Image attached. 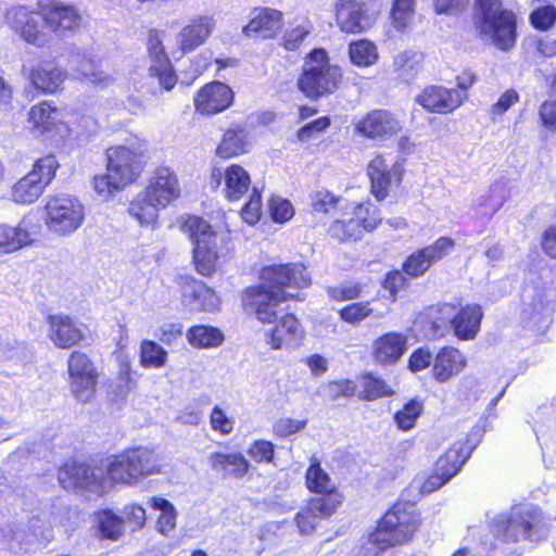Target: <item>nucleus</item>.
<instances>
[{
  "mask_svg": "<svg viewBox=\"0 0 556 556\" xmlns=\"http://www.w3.org/2000/svg\"><path fill=\"white\" fill-rule=\"evenodd\" d=\"M467 364L466 355L458 348L444 345L434 354L431 374L438 382H446L462 374Z\"/></svg>",
  "mask_w": 556,
  "mask_h": 556,
  "instance_id": "29",
  "label": "nucleus"
},
{
  "mask_svg": "<svg viewBox=\"0 0 556 556\" xmlns=\"http://www.w3.org/2000/svg\"><path fill=\"white\" fill-rule=\"evenodd\" d=\"M188 343L198 350L219 348L225 341V334L218 327L210 325H193L187 329Z\"/></svg>",
  "mask_w": 556,
  "mask_h": 556,
  "instance_id": "36",
  "label": "nucleus"
},
{
  "mask_svg": "<svg viewBox=\"0 0 556 556\" xmlns=\"http://www.w3.org/2000/svg\"><path fill=\"white\" fill-rule=\"evenodd\" d=\"M215 28V20L210 15H197L185 25L177 36L178 49L186 54L202 46Z\"/></svg>",
  "mask_w": 556,
  "mask_h": 556,
  "instance_id": "30",
  "label": "nucleus"
},
{
  "mask_svg": "<svg viewBox=\"0 0 556 556\" xmlns=\"http://www.w3.org/2000/svg\"><path fill=\"white\" fill-rule=\"evenodd\" d=\"M331 125V118L328 115L319 116L303 126H301L295 137L299 141H307L312 139L316 134L324 132Z\"/></svg>",
  "mask_w": 556,
  "mask_h": 556,
  "instance_id": "61",
  "label": "nucleus"
},
{
  "mask_svg": "<svg viewBox=\"0 0 556 556\" xmlns=\"http://www.w3.org/2000/svg\"><path fill=\"white\" fill-rule=\"evenodd\" d=\"M419 525L414 505L399 503L386 513L369 540L380 549L405 544L410 541Z\"/></svg>",
  "mask_w": 556,
  "mask_h": 556,
  "instance_id": "7",
  "label": "nucleus"
},
{
  "mask_svg": "<svg viewBox=\"0 0 556 556\" xmlns=\"http://www.w3.org/2000/svg\"><path fill=\"white\" fill-rule=\"evenodd\" d=\"M424 59L422 52L404 51L397 55L396 70L403 76H416L422 68Z\"/></svg>",
  "mask_w": 556,
  "mask_h": 556,
  "instance_id": "55",
  "label": "nucleus"
},
{
  "mask_svg": "<svg viewBox=\"0 0 556 556\" xmlns=\"http://www.w3.org/2000/svg\"><path fill=\"white\" fill-rule=\"evenodd\" d=\"M45 223L48 229L56 235H70L84 222V206L77 198L68 194H56L48 199Z\"/></svg>",
  "mask_w": 556,
  "mask_h": 556,
  "instance_id": "10",
  "label": "nucleus"
},
{
  "mask_svg": "<svg viewBox=\"0 0 556 556\" xmlns=\"http://www.w3.org/2000/svg\"><path fill=\"white\" fill-rule=\"evenodd\" d=\"M406 160H389L386 153H376L366 166L369 191L377 201H383L402 187Z\"/></svg>",
  "mask_w": 556,
  "mask_h": 556,
  "instance_id": "8",
  "label": "nucleus"
},
{
  "mask_svg": "<svg viewBox=\"0 0 556 556\" xmlns=\"http://www.w3.org/2000/svg\"><path fill=\"white\" fill-rule=\"evenodd\" d=\"M140 364L146 368H161L166 364L167 352L155 341L143 340L140 343Z\"/></svg>",
  "mask_w": 556,
  "mask_h": 556,
  "instance_id": "44",
  "label": "nucleus"
},
{
  "mask_svg": "<svg viewBox=\"0 0 556 556\" xmlns=\"http://www.w3.org/2000/svg\"><path fill=\"white\" fill-rule=\"evenodd\" d=\"M472 25L481 37H488L502 51L517 41V15L503 0H473Z\"/></svg>",
  "mask_w": 556,
  "mask_h": 556,
  "instance_id": "4",
  "label": "nucleus"
},
{
  "mask_svg": "<svg viewBox=\"0 0 556 556\" xmlns=\"http://www.w3.org/2000/svg\"><path fill=\"white\" fill-rule=\"evenodd\" d=\"M60 163L54 154L37 159L31 169L12 187V200L21 204H30L39 199L56 175Z\"/></svg>",
  "mask_w": 556,
  "mask_h": 556,
  "instance_id": "9",
  "label": "nucleus"
},
{
  "mask_svg": "<svg viewBox=\"0 0 556 556\" xmlns=\"http://www.w3.org/2000/svg\"><path fill=\"white\" fill-rule=\"evenodd\" d=\"M176 285L185 305H197L199 311H213L219 304V299L213 288L190 274L178 275Z\"/></svg>",
  "mask_w": 556,
  "mask_h": 556,
  "instance_id": "26",
  "label": "nucleus"
},
{
  "mask_svg": "<svg viewBox=\"0 0 556 556\" xmlns=\"http://www.w3.org/2000/svg\"><path fill=\"white\" fill-rule=\"evenodd\" d=\"M270 218L275 223H286L294 215L292 203L287 199L271 198L268 203Z\"/></svg>",
  "mask_w": 556,
  "mask_h": 556,
  "instance_id": "60",
  "label": "nucleus"
},
{
  "mask_svg": "<svg viewBox=\"0 0 556 556\" xmlns=\"http://www.w3.org/2000/svg\"><path fill=\"white\" fill-rule=\"evenodd\" d=\"M105 157V169L128 186L139 179L147 166L146 152L125 144L106 148Z\"/></svg>",
  "mask_w": 556,
  "mask_h": 556,
  "instance_id": "12",
  "label": "nucleus"
},
{
  "mask_svg": "<svg viewBox=\"0 0 556 556\" xmlns=\"http://www.w3.org/2000/svg\"><path fill=\"white\" fill-rule=\"evenodd\" d=\"M251 147L248 123L233 122L224 130L215 148V155L222 160L235 159L248 153Z\"/></svg>",
  "mask_w": 556,
  "mask_h": 556,
  "instance_id": "28",
  "label": "nucleus"
},
{
  "mask_svg": "<svg viewBox=\"0 0 556 556\" xmlns=\"http://www.w3.org/2000/svg\"><path fill=\"white\" fill-rule=\"evenodd\" d=\"M416 0H392L390 20L392 25L399 29H405L412 22L415 14Z\"/></svg>",
  "mask_w": 556,
  "mask_h": 556,
  "instance_id": "46",
  "label": "nucleus"
},
{
  "mask_svg": "<svg viewBox=\"0 0 556 556\" xmlns=\"http://www.w3.org/2000/svg\"><path fill=\"white\" fill-rule=\"evenodd\" d=\"M146 49L149 60L148 76L157 83L161 91L170 92L178 84L179 76L166 51L160 30L149 29Z\"/></svg>",
  "mask_w": 556,
  "mask_h": 556,
  "instance_id": "11",
  "label": "nucleus"
},
{
  "mask_svg": "<svg viewBox=\"0 0 556 556\" xmlns=\"http://www.w3.org/2000/svg\"><path fill=\"white\" fill-rule=\"evenodd\" d=\"M327 295L333 302L353 301L361 296L363 287L355 282L351 285L331 286L327 288Z\"/></svg>",
  "mask_w": 556,
  "mask_h": 556,
  "instance_id": "59",
  "label": "nucleus"
},
{
  "mask_svg": "<svg viewBox=\"0 0 556 556\" xmlns=\"http://www.w3.org/2000/svg\"><path fill=\"white\" fill-rule=\"evenodd\" d=\"M306 485L309 491L321 494H330L334 490V484L318 463H313L307 469Z\"/></svg>",
  "mask_w": 556,
  "mask_h": 556,
  "instance_id": "48",
  "label": "nucleus"
},
{
  "mask_svg": "<svg viewBox=\"0 0 556 556\" xmlns=\"http://www.w3.org/2000/svg\"><path fill=\"white\" fill-rule=\"evenodd\" d=\"M48 339L60 350L80 346L86 341L81 325L67 314H50L46 317Z\"/></svg>",
  "mask_w": 556,
  "mask_h": 556,
  "instance_id": "22",
  "label": "nucleus"
},
{
  "mask_svg": "<svg viewBox=\"0 0 556 556\" xmlns=\"http://www.w3.org/2000/svg\"><path fill=\"white\" fill-rule=\"evenodd\" d=\"M38 13L53 33L75 31L84 24L80 11L72 3L61 0H38Z\"/></svg>",
  "mask_w": 556,
  "mask_h": 556,
  "instance_id": "17",
  "label": "nucleus"
},
{
  "mask_svg": "<svg viewBox=\"0 0 556 556\" xmlns=\"http://www.w3.org/2000/svg\"><path fill=\"white\" fill-rule=\"evenodd\" d=\"M308 34L309 30L305 26H294L283 33L280 45L287 51H295L302 46Z\"/></svg>",
  "mask_w": 556,
  "mask_h": 556,
  "instance_id": "62",
  "label": "nucleus"
},
{
  "mask_svg": "<svg viewBox=\"0 0 556 556\" xmlns=\"http://www.w3.org/2000/svg\"><path fill=\"white\" fill-rule=\"evenodd\" d=\"M150 506L161 511L156 527L162 534H168L176 526L177 513L172 503L162 497H152Z\"/></svg>",
  "mask_w": 556,
  "mask_h": 556,
  "instance_id": "45",
  "label": "nucleus"
},
{
  "mask_svg": "<svg viewBox=\"0 0 556 556\" xmlns=\"http://www.w3.org/2000/svg\"><path fill=\"white\" fill-rule=\"evenodd\" d=\"M27 121L35 132L42 135L51 131L59 123V109L52 101H39L30 106Z\"/></svg>",
  "mask_w": 556,
  "mask_h": 556,
  "instance_id": "34",
  "label": "nucleus"
},
{
  "mask_svg": "<svg viewBox=\"0 0 556 556\" xmlns=\"http://www.w3.org/2000/svg\"><path fill=\"white\" fill-rule=\"evenodd\" d=\"M407 350V337L402 332L390 331L378 337L374 342V359L383 365L397 363Z\"/></svg>",
  "mask_w": 556,
  "mask_h": 556,
  "instance_id": "31",
  "label": "nucleus"
},
{
  "mask_svg": "<svg viewBox=\"0 0 556 556\" xmlns=\"http://www.w3.org/2000/svg\"><path fill=\"white\" fill-rule=\"evenodd\" d=\"M520 100L519 93L513 89L509 88L505 90L496 102H494L490 106V114L492 117L503 115L505 112H507L514 104L518 103Z\"/></svg>",
  "mask_w": 556,
  "mask_h": 556,
  "instance_id": "63",
  "label": "nucleus"
},
{
  "mask_svg": "<svg viewBox=\"0 0 556 556\" xmlns=\"http://www.w3.org/2000/svg\"><path fill=\"white\" fill-rule=\"evenodd\" d=\"M210 178L219 187L222 182L223 194L230 202L240 201L250 190L252 179L250 173L240 164L231 163L223 170L218 167L211 169Z\"/></svg>",
  "mask_w": 556,
  "mask_h": 556,
  "instance_id": "25",
  "label": "nucleus"
},
{
  "mask_svg": "<svg viewBox=\"0 0 556 556\" xmlns=\"http://www.w3.org/2000/svg\"><path fill=\"white\" fill-rule=\"evenodd\" d=\"M211 467L224 476L232 475L237 478L243 477L249 470V463L242 454L212 453L208 456Z\"/></svg>",
  "mask_w": 556,
  "mask_h": 556,
  "instance_id": "39",
  "label": "nucleus"
},
{
  "mask_svg": "<svg viewBox=\"0 0 556 556\" xmlns=\"http://www.w3.org/2000/svg\"><path fill=\"white\" fill-rule=\"evenodd\" d=\"M10 28L27 43L37 48L49 46L51 37L45 31V24L38 10H31L24 5L11 8L7 13Z\"/></svg>",
  "mask_w": 556,
  "mask_h": 556,
  "instance_id": "16",
  "label": "nucleus"
},
{
  "mask_svg": "<svg viewBox=\"0 0 556 556\" xmlns=\"http://www.w3.org/2000/svg\"><path fill=\"white\" fill-rule=\"evenodd\" d=\"M256 285L241 290V308L254 315L262 325H273L265 332L271 350L291 349L301 344L304 329L295 314L280 317V305L302 301L301 291L312 285L311 274L303 262L274 263L260 268Z\"/></svg>",
  "mask_w": 556,
  "mask_h": 556,
  "instance_id": "1",
  "label": "nucleus"
},
{
  "mask_svg": "<svg viewBox=\"0 0 556 556\" xmlns=\"http://www.w3.org/2000/svg\"><path fill=\"white\" fill-rule=\"evenodd\" d=\"M285 24L281 10L258 5L251 9L249 18L242 27V34L252 39L270 40L278 37Z\"/></svg>",
  "mask_w": 556,
  "mask_h": 556,
  "instance_id": "19",
  "label": "nucleus"
},
{
  "mask_svg": "<svg viewBox=\"0 0 556 556\" xmlns=\"http://www.w3.org/2000/svg\"><path fill=\"white\" fill-rule=\"evenodd\" d=\"M235 101L232 88L219 80L201 86L193 96V108L202 116H213L229 109Z\"/></svg>",
  "mask_w": 556,
  "mask_h": 556,
  "instance_id": "20",
  "label": "nucleus"
},
{
  "mask_svg": "<svg viewBox=\"0 0 556 556\" xmlns=\"http://www.w3.org/2000/svg\"><path fill=\"white\" fill-rule=\"evenodd\" d=\"M471 451L465 443L456 442L435 463V470L447 478H453L470 457Z\"/></svg>",
  "mask_w": 556,
  "mask_h": 556,
  "instance_id": "38",
  "label": "nucleus"
},
{
  "mask_svg": "<svg viewBox=\"0 0 556 556\" xmlns=\"http://www.w3.org/2000/svg\"><path fill=\"white\" fill-rule=\"evenodd\" d=\"M409 277L401 269H392L388 271L382 281L381 287L388 292L391 303L396 302L399 293L409 288Z\"/></svg>",
  "mask_w": 556,
  "mask_h": 556,
  "instance_id": "49",
  "label": "nucleus"
},
{
  "mask_svg": "<svg viewBox=\"0 0 556 556\" xmlns=\"http://www.w3.org/2000/svg\"><path fill=\"white\" fill-rule=\"evenodd\" d=\"M340 502L333 497H318L309 501L308 505L295 516L296 526L302 534L314 531L317 521L334 513Z\"/></svg>",
  "mask_w": 556,
  "mask_h": 556,
  "instance_id": "32",
  "label": "nucleus"
},
{
  "mask_svg": "<svg viewBox=\"0 0 556 556\" xmlns=\"http://www.w3.org/2000/svg\"><path fill=\"white\" fill-rule=\"evenodd\" d=\"M402 129L396 114L388 109H371L353 124L356 136L380 142L397 136Z\"/></svg>",
  "mask_w": 556,
  "mask_h": 556,
  "instance_id": "13",
  "label": "nucleus"
},
{
  "mask_svg": "<svg viewBox=\"0 0 556 556\" xmlns=\"http://www.w3.org/2000/svg\"><path fill=\"white\" fill-rule=\"evenodd\" d=\"M67 71L55 59L42 60L30 67L28 80L42 94H53L63 89Z\"/></svg>",
  "mask_w": 556,
  "mask_h": 556,
  "instance_id": "27",
  "label": "nucleus"
},
{
  "mask_svg": "<svg viewBox=\"0 0 556 556\" xmlns=\"http://www.w3.org/2000/svg\"><path fill=\"white\" fill-rule=\"evenodd\" d=\"M161 472L159 455L147 446L128 448L110 460L106 477L115 483L136 485L144 478Z\"/></svg>",
  "mask_w": 556,
  "mask_h": 556,
  "instance_id": "6",
  "label": "nucleus"
},
{
  "mask_svg": "<svg viewBox=\"0 0 556 556\" xmlns=\"http://www.w3.org/2000/svg\"><path fill=\"white\" fill-rule=\"evenodd\" d=\"M443 308L453 313L448 323L457 340L470 341L478 336L484 315L480 304L467 303L462 305L445 303Z\"/></svg>",
  "mask_w": 556,
  "mask_h": 556,
  "instance_id": "21",
  "label": "nucleus"
},
{
  "mask_svg": "<svg viewBox=\"0 0 556 556\" xmlns=\"http://www.w3.org/2000/svg\"><path fill=\"white\" fill-rule=\"evenodd\" d=\"M340 200V195L323 188L311 194L309 204L313 212L326 215L338 207Z\"/></svg>",
  "mask_w": 556,
  "mask_h": 556,
  "instance_id": "52",
  "label": "nucleus"
},
{
  "mask_svg": "<svg viewBox=\"0 0 556 556\" xmlns=\"http://www.w3.org/2000/svg\"><path fill=\"white\" fill-rule=\"evenodd\" d=\"M529 23L536 30H549L556 24V7L546 3L534 8L529 14Z\"/></svg>",
  "mask_w": 556,
  "mask_h": 556,
  "instance_id": "50",
  "label": "nucleus"
},
{
  "mask_svg": "<svg viewBox=\"0 0 556 556\" xmlns=\"http://www.w3.org/2000/svg\"><path fill=\"white\" fill-rule=\"evenodd\" d=\"M333 17L340 31L348 35L366 33L377 21V14L362 0H336Z\"/></svg>",
  "mask_w": 556,
  "mask_h": 556,
  "instance_id": "15",
  "label": "nucleus"
},
{
  "mask_svg": "<svg viewBox=\"0 0 556 556\" xmlns=\"http://www.w3.org/2000/svg\"><path fill=\"white\" fill-rule=\"evenodd\" d=\"M348 56L356 67L365 68L375 65L379 60L376 43L367 38L353 39L348 45Z\"/></svg>",
  "mask_w": 556,
  "mask_h": 556,
  "instance_id": "37",
  "label": "nucleus"
},
{
  "mask_svg": "<svg viewBox=\"0 0 556 556\" xmlns=\"http://www.w3.org/2000/svg\"><path fill=\"white\" fill-rule=\"evenodd\" d=\"M344 85L343 68L331 62L325 48H314L306 53L296 79V88L307 99L318 101L338 92Z\"/></svg>",
  "mask_w": 556,
  "mask_h": 556,
  "instance_id": "2",
  "label": "nucleus"
},
{
  "mask_svg": "<svg viewBox=\"0 0 556 556\" xmlns=\"http://www.w3.org/2000/svg\"><path fill=\"white\" fill-rule=\"evenodd\" d=\"M328 231L330 237L339 242L356 241L363 236L362 229L356 226L352 218L333 220Z\"/></svg>",
  "mask_w": 556,
  "mask_h": 556,
  "instance_id": "51",
  "label": "nucleus"
},
{
  "mask_svg": "<svg viewBox=\"0 0 556 556\" xmlns=\"http://www.w3.org/2000/svg\"><path fill=\"white\" fill-rule=\"evenodd\" d=\"M422 410V405L417 400H412L405 406L402 410H399L395 416L394 420L397 425V427L402 430H409L415 426L416 419L419 417L420 413Z\"/></svg>",
  "mask_w": 556,
  "mask_h": 556,
  "instance_id": "57",
  "label": "nucleus"
},
{
  "mask_svg": "<svg viewBox=\"0 0 556 556\" xmlns=\"http://www.w3.org/2000/svg\"><path fill=\"white\" fill-rule=\"evenodd\" d=\"M128 185L124 184V181L118 180L114 173H110L109 170L92 177L93 190L103 199L111 198L114 193L123 190Z\"/></svg>",
  "mask_w": 556,
  "mask_h": 556,
  "instance_id": "47",
  "label": "nucleus"
},
{
  "mask_svg": "<svg viewBox=\"0 0 556 556\" xmlns=\"http://www.w3.org/2000/svg\"><path fill=\"white\" fill-rule=\"evenodd\" d=\"M31 242L29 232L22 227L0 225V253H12Z\"/></svg>",
  "mask_w": 556,
  "mask_h": 556,
  "instance_id": "41",
  "label": "nucleus"
},
{
  "mask_svg": "<svg viewBox=\"0 0 556 556\" xmlns=\"http://www.w3.org/2000/svg\"><path fill=\"white\" fill-rule=\"evenodd\" d=\"M342 321L350 325H357L372 314L370 302H353L350 303L338 312Z\"/></svg>",
  "mask_w": 556,
  "mask_h": 556,
  "instance_id": "53",
  "label": "nucleus"
},
{
  "mask_svg": "<svg viewBox=\"0 0 556 556\" xmlns=\"http://www.w3.org/2000/svg\"><path fill=\"white\" fill-rule=\"evenodd\" d=\"M467 101V96L456 88L443 85H426L415 97V102L426 112L446 115L453 113Z\"/></svg>",
  "mask_w": 556,
  "mask_h": 556,
  "instance_id": "18",
  "label": "nucleus"
},
{
  "mask_svg": "<svg viewBox=\"0 0 556 556\" xmlns=\"http://www.w3.org/2000/svg\"><path fill=\"white\" fill-rule=\"evenodd\" d=\"M540 123L548 130L556 131V99L551 98L543 101L538 110Z\"/></svg>",
  "mask_w": 556,
  "mask_h": 556,
  "instance_id": "64",
  "label": "nucleus"
},
{
  "mask_svg": "<svg viewBox=\"0 0 556 556\" xmlns=\"http://www.w3.org/2000/svg\"><path fill=\"white\" fill-rule=\"evenodd\" d=\"M43 521L31 517L27 523H17L10 531V541L21 549H27L35 541L43 535Z\"/></svg>",
  "mask_w": 556,
  "mask_h": 556,
  "instance_id": "40",
  "label": "nucleus"
},
{
  "mask_svg": "<svg viewBox=\"0 0 556 556\" xmlns=\"http://www.w3.org/2000/svg\"><path fill=\"white\" fill-rule=\"evenodd\" d=\"M491 532L502 544L528 540L541 541L547 534V523L542 510L532 504L516 505L508 513L493 519Z\"/></svg>",
  "mask_w": 556,
  "mask_h": 556,
  "instance_id": "5",
  "label": "nucleus"
},
{
  "mask_svg": "<svg viewBox=\"0 0 556 556\" xmlns=\"http://www.w3.org/2000/svg\"><path fill=\"white\" fill-rule=\"evenodd\" d=\"M67 374L72 382H97L101 371L89 354L75 350L67 358Z\"/></svg>",
  "mask_w": 556,
  "mask_h": 556,
  "instance_id": "33",
  "label": "nucleus"
},
{
  "mask_svg": "<svg viewBox=\"0 0 556 556\" xmlns=\"http://www.w3.org/2000/svg\"><path fill=\"white\" fill-rule=\"evenodd\" d=\"M164 208L157 204L144 190H141L129 202L127 212L141 226H154L159 219V212Z\"/></svg>",
  "mask_w": 556,
  "mask_h": 556,
  "instance_id": "35",
  "label": "nucleus"
},
{
  "mask_svg": "<svg viewBox=\"0 0 556 556\" xmlns=\"http://www.w3.org/2000/svg\"><path fill=\"white\" fill-rule=\"evenodd\" d=\"M262 214V191L254 187L240 210V216L249 225H255L260 222Z\"/></svg>",
  "mask_w": 556,
  "mask_h": 556,
  "instance_id": "54",
  "label": "nucleus"
},
{
  "mask_svg": "<svg viewBox=\"0 0 556 556\" xmlns=\"http://www.w3.org/2000/svg\"><path fill=\"white\" fill-rule=\"evenodd\" d=\"M352 220L356 224L362 232L372 231L382 222L380 210L370 201H364L356 204L353 208Z\"/></svg>",
  "mask_w": 556,
  "mask_h": 556,
  "instance_id": "43",
  "label": "nucleus"
},
{
  "mask_svg": "<svg viewBox=\"0 0 556 556\" xmlns=\"http://www.w3.org/2000/svg\"><path fill=\"white\" fill-rule=\"evenodd\" d=\"M523 51L527 58L551 59L556 56V39L549 36H529L523 42Z\"/></svg>",
  "mask_w": 556,
  "mask_h": 556,
  "instance_id": "42",
  "label": "nucleus"
},
{
  "mask_svg": "<svg viewBox=\"0 0 556 556\" xmlns=\"http://www.w3.org/2000/svg\"><path fill=\"white\" fill-rule=\"evenodd\" d=\"M58 479L61 486L65 490L100 492L105 484L104 473L101 468H93L77 463L64 465L59 470Z\"/></svg>",
  "mask_w": 556,
  "mask_h": 556,
  "instance_id": "23",
  "label": "nucleus"
},
{
  "mask_svg": "<svg viewBox=\"0 0 556 556\" xmlns=\"http://www.w3.org/2000/svg\"><path fill=\"white\" fill-rule=\"evenodd\" d=\"M179 229L191 241V264L203 278H212L220 269V245L213 226L202 216L187 214L178 219Z\"/></svg>",
  "mask_w": 556,
  "mask_h": 556,
  "instance_id": "3",
  "label": "nucleus"
},
{
  "mask_svg": "<svg viewBox=\"0 0 556 556\" xmlns=\"http://www.w3.org/2000/svg\"><path fill=\"white\" fill-rule=\"evenodd\" d=\"M434 355L428 346L416 348L407 359V368L410 372L417 374L433 365Z\"/></svg>",
  "mask_w": 556,
  "mask_h": 556,
  "instance_id": "58",
  "label": "nucleus"
},
{
  "mask_svg": "<svg viewBox=\"0 0 556 556\" xmlns=\"http://www.w3.org/2000/svg\"><path fill=\"white\" fill-rule=\"evenodd\" d=\"M100 529L103 535L111 540L118 539L124 531L125 520L111 510H103L99 515Z\"/></svg>",
  "mask_w": 556,
  "mask_h": 556,
  "instance_id": "56",
  "label": "nucleus"
},
{
  "mask_svg": "<svg viewBox=\"0 0 556 556\" xmlns=\"http://www.w3.org/2000/svg\"><path fill=\"white\" fill-rule=\"evenodd\" d=\"M143 190L163 207H167L181 195L178 175L167 165H159L153 169Z\"/></svg>",
  "mask_w": 556,
  "mask_h": 556,
  "instance_id": "24",
  "label": "nucleus"
},
{
  "mask_svg": "<svg viewBox=\"0 0 556 556\" xmlns=\"http://www.w3.org/2000/svg\"><path fill=\"white\" fill-rule=\"evenodd\" d=\"M452 237L441 236L432 243L418 248L409 253L402 263V270L410 279L426 275L432 266L446 257L455 248Z\"/></svg>",
  "mask_w": 556,
  "mask_h": 556,
  "instance_id": "14",
  "label": "nucleus"
}]
</instances>
